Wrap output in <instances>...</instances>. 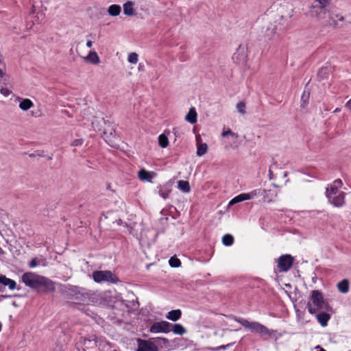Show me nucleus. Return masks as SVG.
I'll use <instances>...</instances> for the list:
<instances>
[{
	"mask_svg": "<svg viewBox=\"0 0 351 351\" xmlns=\"http://www.w3.org/2000/svg\"><path fill=\"white\" fill-rule=\"evenodd\" d=\"M311 300L312 303L317 307V309L312 306L311 302H308L306 306L310 314L314 315L316 313L317 310L325 308L327 311L331 310L332 307L330 306L328 302H325L323 293L321 291L313 290L311 293Z\"/></svg>",
	"mask_w": 351,
	"mask_h": 351,
	"instance_id": "f257e3e1",
	"label": "nucleus"
},
{
	"mask_svg": "<svg viewBox=\"0 0 351 351\" xmlns=\"http://www.w3.org/2000/svg\"><path fill=\"white\" fill-rule=\"evenodd\" d=\"M236 322L241 324L245 328H248L252 332L258 333L260 336H271V332L264 325L256 322H249L241 317H236Z\"/></svg>",
	"mask_w": 351,
	"mask_h": 351,
	"instance_id": "f03ea898",
	"label": "nucleus"
},
{
	"mask_svg": "<svg viewBox=\"0 0 351 351\" xmlns=\"http://www.w3.org/2000/svg\"><path fill=\"white\" fill-rule=\"evenodd\" d=\"M62 293L69 299L84 300L89 297V294L84 288L71 285L64 286Z\"/></svg>",
	"mask_w": 351,
	"mask_h": 351,
	"instance_id": "7ed1b4c3",
	"label": "nucleus"
},
{
	"mask_svg": "<svg viewBox=\"0 0 351 351\" xmlns=\"http://www.w3.org/2000/svg\"><path fill=\"white\" fill-rule=\"evenodd\" d=\"M92 276L94 281L98 283L108 282L116 284L119 282V278L110 270L95 271Z\"/></svg>",
	"mask_w": 351,
	"mask_h": 351,
	"instance_id": "20e7f679",
	"label": "nucleus"
},
{
	"mask_svg": "<svg viewBox=\"0 0 351 351\" xmlns=\"http://www.w3.org/2000/svg\"><path fill=\"white\" fill-rule=\"evenodd\" d=\"M330 0H315L311 7V12L319 18H322L323 15L328 12V5Z\"/></svg>",
	"mask_w": 351,
	"mask_h": 351,
	"instance_id": "39448f33",
	"label": "nucleus"
},
{
	"mask_svg": "<svg viewBox=\"0 0 351 351\" xmlns=\"http://www.w3.org/2000/svg\"><path fill=\"white\" fill-rule=\"evenodd\" d=\"M56 290L55 283L49 278L40 276L36 291L38 293H52Z\"/></svg>",
	"mask_w": 351,
	"mask_h": 351,
	"instance_id": "423d86ee",
	"label": "nucleus"
},
{
	"mask_svg": "<svg viewBox=\"0 0 351 351\" xmlns=\"http://www.w3.org/2000/svg\"><path fill=\"white\" fill-rule=\"evenodd\" d=\"M294 258L291 254H283L278 258V268L281 272L288 271L293 266Z\"/></svg>",
	"mask_w": 351,
	"mask_h": 351,
	"instance_id": "0eeeda50",
	"label": "nucleus"
},
{
	"mask_svg": "<svg viewBox=\"0 0 351 351\" xmlns=\"http://www.w3.org/2000/svg\"><path fill=\"white\" fill-rule=\"evenodd\" d=\"M40 275L36 274L35 273L26 272L23 274L21 280L27 287L36 290L38 289V284L40 280Z\"/></svg>",
	"mask_w": 351,
	"mask_h": 351,
	"instance_id": "6e6552de",
	"label": "nucleus"
},
{
	"mask_svg": "<svg viewBox=\"0 0 351 351\" xmlns=\"http://www.w3.org/2000/svg\"><path fill=\"white\" fill-rule=\"evenodd\" d=\"M172 324L167 321L156 322L152 324L149 331L152 333H168L171 331Z\"/></svg>",
	"mask_w": 351,
	"mask_h": 351,
	"instance_id": "1a4fd4ad",
	"label": "nucleus"
},
{
	"mask_svg": "<svg viewBox=\"0 0 351 351\" xmlns=\"http://www.w3.org/2000/svg\"><path fill=\"white\" fill-rule=\"evenodd\" d=\"M81 339L83 340L81 343L82 344L83 348H86V350H93L97 347L99 348V344H100L101 341H104V340L99 339L95 335H92L88 337H81Z\"/></svg>",
	"mask_w": 351,
	"mask_h": 351,
	"instance_id": "9d476101",
	"label": "nucleus"
},
{
	"mask_svg": "<svg viewBox=\"0 0 351 351\" xmlns=\"http://www.w3.org/2000/svg\"><path fill=\"white\" fill-rule=\"evenodd\" d=\"M233 61L238 64H245L247 60V48L240 45L237 49V51L232 56Z\"/></svg>",
	"mask_w": 351,
	"mask_h": 351,
	"instance_id": "9b49d317",
	"label": "nucleus"
},
{
	"mask_svg": "<svg viewBox=\"0 0 351 351\" xmlns=\"http://www.w3.org/2000/svg\"><path fill=\"white\" fill-rule=\"evenodd\" d=\"M138 349L137 351H158V346L155 342L144 340L141 339H137Z\"/></svg>",
	"mask_w": 351,
	"mask_h": 351,
	"instance_id": "f8f14e48",
	"label": "nucleus"
},
{
	"mask_svg": "<svg viewBox=\"0 0 351 351\" xmlns=\"http://www.w3.org/2000/svg\"><path fill=\"white\" fill-rule=\"evenodd\" d=\"M173 184V182L169 180L164 184L158 186L155 192L163 199H167L168 198L169 193L171 192Z\"/></svg>",
	"mask_w": 351,
	"mask_h": 351,
	"instance_id": "ddd939ff",
	"label": "nucleus"
},
{
	"mask_svg": "<svg viewBox=\"0 0 351 351\" xmlns=\"http://www.w3.org/2000/svg\"><path fill=\"white\" fill-rule=\"evenodd\" d=\"M104 140L112 147H115V140L117 138L114 128L105 129L102 134Z\"/></svg>",
	"mask_w": 351,
	"mask_h": 351,
	"instance_id": "4468645a",
	"label": "nucleus"
},
{
	"mask_svg": "<svg viewBox=\"0 0 351 351\" xmlns=\"http://www.w3.org/2000/svg\"><path fill=\"white\" fill-rule=\"evenodd\" d=\"M345 193L341 191L337 195H333L328 201L336 207H341L345 203Z\"/></svg>",
	"mask_w": 351,
	"mask_h": 351,
	"instance_id": "2eb2a0df",
	"label": "nucleus"
},
{
	"mask_svg": "<svg viewBox=\"0 0 351 351\" xmlns=\"http://www.w3.org/2000/svg\"><path fill=\"white\" fill-rule=\"evenodd\" d=\"M156 173L154 172H150L145 169H141L138 172V177L142 181L152 182V179L154 177Z\"/></svg>",
	"mask_w": 351,
	"mask_h": 351,
	"instance_id": "dca6fc26",
	"label": "nucleus"
},
{
	"mask_svg": "<svg viewBox=\"0 0 351 351\" xmlns=\"http://www.w3.org/2000/svg\"><path fill=\"white\" fill-rule=\"evenodd\" d=\"M316 317L319 324L324 327L327 326L330 315L326 312H321L317 314Z\"/></svg>",
	"mask_w": 351,
	"mask_h": 351,
	"instance_id": "f3484780",
	"label": "nucleus"
},
{
	"mask_svg": "<svg viewBox=\"0 0 351 351\" xmlns=\"http://www.w3.org/2000/svg\"><path fill=\"white\" fill-rule=\"evenodd\" d=\"M331 71V68L328 66H324L320 68L317 72V79L321 81L327 79Z\"/></svg>",
	"mask_w": 351,
	"mask_h": 351,
	"instance_id": "a211bd4d",
	"label": "nucleus"
},
{
	"mask_svg": "<svg viewBox=\"0 0 351 351\" xmlns=\"http://www.w3.org/2000/svg\"><path fill=\"white\" fill-rule=\"evenodd\" d=\"M250 198H251V194L241 193V194L236 196L233 199H232L228 204V206H233L235 204L243 202L245 200L250 199Z\"/></svg>",
	"mask_w": 351,
	"mask_h": 351,
	"instance_id": "6ab92c4d",
	"label": "nucleus"
},
{
	"mask_svg": "<svg viewBox=\"0 0 351 351\" xmlns=\"http://www.w3.org/2000/svg\"><path fill=\"white\" fill-rule=\"evenodd\" d=\"M182 311L180 309L171 310L166 315V318L172 321L176 322L181 318Z\"/></svg>",
	"mask_w": 351,
	"mask_h": 351,
	"instance_id": "aec40b11",
	"label": "nucleus"
},
{
	"mask_svg": "<svg viewBox=\"0 0 351 351\" xmlns=\"http://www.w3.org/2000/svg\"><path fill=\"white\" fill-rule=\"evenodd\" d=\"M197 114L194 107H192L189 109V112L185 117V119L186 121L191 124H195L197 123Z\"/></svg>",
	"mask_w": 351,
	"mask_h": 351,
	"instance_id": "412c9836",
	"label": "nucleus"
},
{
	"mask_svg": "<svg viewBox=\"0 0 351 351\" xmlns=\"http://www.w3.org/2000/svg\"><path fill=\"white\" fill-rule=\"evenodd\" d=\"M134 3L127 1L123 4V14L126 16H133L134 14Z\"/></svg>",
	"mask_w": 351,
	"mask_h": 351,
	"instance_id": "4be33fe9",
	"label": "nucleus"
},
{
	"mask_svg": "<svg viewBox=\"0 0 351 351\" xmlns=\"http://www.w3.org/2000/svg\"><path fill=\"white\" fill-rule=\"evenodd\" d=\"M171 330L176 335H182L186 332V328L180 324H172Z\"/></svg>",
	"mask_w": 351,
	"mask_h": 351,
	"instance_id": "5701e85b",
	"label": "nucleus"
},
{
	"mask_svg": "<svg viewBox=\"0 0 351 351\" xmlns=\"http://www.w3.org/2000/svg\"><path fill=\"white\" fill-rule=\"evenodd\" d=\"M349 280L343 279L337 284L338 290L342 293H346L349 291Z\"/></svg>",
	"mask_w": 351,
	"mask_h": 351,
	"instance_id": "b1692460",
	"label": "nucleus"
},
{
	"mask_svg": "<svg viewBox=\"0 0 351 351\" xmlns=\"http://www.w3.org/2000/svg\"><path fill=\"white\" fill-rule=\"evenodd\" d=\"M154 342L157 343L161 348H165L166 349H169L170 348V342L168 339L164 337H157L154 339Z\"/></svg>",
	"mask_w": 351,
	"mask_h": 351,
	"instance_id": "393cba45",
	"label": "nucleus"
},
{
	"mask_svg": "<svg viewBox=\"0 0 351 351\" xmlns=\"http://www.w3.org/2000/svg\"><path fill=\"white\" fill-rule=\"evenodd\" d=\"M99 350L100 351H118L112 344L105 341L99 344Z\"/></svg>",
	"mask_w": 351,
	"mask_h": 351,
	"instance_id": "a878e982",
	"label": "nucleus"
},
{
	"mask_svg": "<svg viewBox=\"0 0 351 351\" xmlns=\"http://www.w3.org/2000/svg\"><path fill=\"white\" fill-rule=\"evenodd\" d=\"M178 189L184 193H189L191 187L189 182L185 180H179L178 182Z\"/></svg>",
	"mask_w": 351,
	"mask_h": 351,
	"instance_id": "bb28decb",
	"label": "nucleus"
},
{
	"mask_svg": "<svg viewBox=\"0 0 351 351\" xmlns=\"http://www.w3.org/2000/svg\"><path fill=\"white\" fill-rule=\"evenodd\" d=\"M121 10V8L120 5L114 4V5H111L108 8V12L110 16H116L120 14Z\"/></svg>",
	"mask_w": 351,
	"mask_h": 351,
	"instance_id": "cd10ccee",
	"label": "nucleus"
},
{
	"mask_svg": "<svg viewBox=\"0 0 351 351\" xmlns=\"http://www.w3.org/2000/svg\"><path fill=\"white\" fill-rule=\"evenodd\" d=\"M33 102L29 99H23L19 104V108L23 110H27L33 106Z\"/></svg>",
	"mask_w": 351,
	"mask_h": 351,
	"instance_id": "c85d7f7f",
	"label": "nucleus"
},
{
	"mask_svg": "<svg viewBox=\"0 0 351 351\" xmlns=\"http://www.w3.org/2000/svg\"><path fill=\"white\" fill-rule=\"evenodd\" d=\"M341 191H339V189L335 186H331L330 187L326 188V197L328 199H330L333 195H337Z\"/></svg>",
	"mask_w": 351,
	"mask_h": 351,
	"instance_id": "c756f323",
	"label": "nucleus"
},
{
	"mask_svg": "<svg viewBox=\"0 0 351 351\" xmlns=\"http://www.w3.org/2000/svg\"><path fill=\"white\" fill-rule=\"evenodd\" d=\"M86 60L95 64L99 62V57L95 51H90L87 56Z\"/></svg>",
	"mask_w": 351,
	"mask_h": 351,
	"instance_id": "7c9ffc66",
	"label": "nucleus"
},
{
	"mask_svg": "<svg viewBox=\"0 0 351 351\" xmlns=\"http://www.w3.org/2000/svg\"><path fill=\"white\" fill-rule=\"evenodd\" d=\"M208 145L206 143H198L197 149V155L202 156L207 152Z\"/></svg>",
	"mask_w": 351,
	"mask_h": 351,
	"instance_id": "2f4dec72",
	"label": "nucleus"
},
{
	"mask_svg": "<svg viewBox=\"0 0 351 351\" xmlns=\"http://www.w3.org/2000/svg\"><path fill=\"white\" fill-rule=\"evenodd\" d=\"M234 243V237L229 234H225L222 237V243L226 246H231Z\"/></svg>",
	"mask_w": 351,
	"mask_h": 351,
	"instance_id": "473e14b6",
	"label": "nucleus"
},
{
	"mask_svg": "<svg viewBox=\"0 0 351 351\" xmlns=\"http://www.w3.org/2000/svg\"><path fill=\"white\" fill-rule=\"evenodd\" d=\"M158 144L162 148H165L168 146L169 140L165 134H162L158 136Z\"/></svg>",
	"mask_w": 351,
	"mask_h": 351,
	"instance_id": "72a5a7b5",
	"label": "nucleus"
},
{
	"mask_svg": "<svg viewBox=\"0 0 351 351\" xmlns=\"http://www.w3.org/2000/svg\"><path fill=\"white\" fill-rule=\"evenodd\" d=\"M169 264L171 267H178L181 265V261L176 256H173L169 260Z\"/></svg>",
	"mask_w": 351,
	"mask_h": 351,
	"instance_id": "f704fd0d",
	"label": "nucleus"
},
{
	"mask_svg": "<svg viewBox=\"0 0 351 351\" xmlns=\"http://www.w3.org/2000/svg\"><path fill=\"white\" fill-rule=\"evenodd\" d=\"M138 56L136 53L132 52L128 56V62L131 64H136L138 62Z\"/></svg>",
	"mask_w": 351,
	"mask_h": 351,
	"instance_id": "c9c22d12",
	"label": "nucleus"
},
{
	"mask_svg": "<svg viewBox=\"0 0 351 351\" xmlns=\"http://www.w3.org/2000/svg\"><path fill=\"white\" fill-rule=\"evenodd\" d=\"M237 109L238 112H240L241 114H245V103L243 101H239L237 104Z\"/></svg>",
	"mask_w": 351,
	"mask_h": 351,
	"instance_id": "e433bc0d",
	"label": "nucleus"
},
{
	"mask_svg": "<svg viewBox=\"0 0 351 351\" xmlns=\"http://www.w3.org/2000/svg\"><path fill=\"white\" fill-rule=\"evenodd\" d=\"M309 98V93H306L305 91L303 93L301 96V100L302 101L301 106L304 108Z\"/></svg>",
	"mask_w": 351,
	"mask_h": 351,
	"instance_id": "4c0bfd02",
	"label": "nucleus"
},
{
	"mask_svg": "<svg viewBox=\"0 0 351 351\" xmlns=\"http://www.w3.org/2000/svg\"><path fill=\"white\" fill-rule=\"evenodd\" d=\"M234 344V343H228L226 345H222V346H217L215 348H211L210 350H213V351H219L221 350H225V349H227L228 348H230V346H233Z\"/></svg>",
	"mask_w": 351,
	"mask_h": 351,
	"instance_id": "58836bf2",
	"label": "nucleus"
},
{
	"mask_svg": "<svg viewBox=\"0 0 351 351\" xmlns=\"http://www.w3.org/2000/svg\"><path fill=\"white\" fill-rule=\"evenodd\" d=\"M10 278H7L5 276L0 275V284L1 286H7L8 281Z\"/></svg>",
	"mask_w": 351,
	"mask_h": 351,
	"instance_id": "ea45409f",
	"label": "nucleus"
},
{
	"mask_svg": "<svg viewBox=\"0 0 351 351\" xmlns=\"http://www.w3.org/2000/svg\"><path fill=\"white\" fill-rule=\"evenodd\" d=\"M222 136L223 137H226L228 135H230L233 137H235V138H237L238 137V134L233 132L230 129H228L227 131H223L221 134Z\"/></svg>",
	"mask_w": 351,
	"mask_h": 351,
	"instance_id": "a19ab883",
	"label": "nucleus"
},
{
	"mask_svg": "<svg viewBox=\"0 0 351 351\" xmlns=\"http://www.w3.org/2000/svg\"><path fill=\"white\" fill-rule=\"evenodd\" d=\"M7 286L10 290H14L16 289V282L14 280L10 279L8 281Z\"/></svg>",
	"mask_w": 351,
	"mask_h": 351,
	"instance_id": "79ce46f5",
	"label": "nucleus"
},
{
	"mask_svg": "<svg viewBox=\"0 0 351 351\" xmlns=\"http://www.w3.org/2000/svg\"><path fill=\"white\" fill-rule=\"evenodd\" d=\"M83 143H84V140L82 138H78V139L74 140L72 142L71 145L74 146V147H77V146L82 145L83 144Z\"/></svg>",
	"mask_w": 351,
	"mask_h": 351,
	"instance_id": "37998d69",
	"label": "nucleus"
},
{
	"mask_svg": "<svg viewBox=\"0 0 351 351\" xmlns=\"http://www.w3.org/2000/svg\"><path fill=\"white\" fill-rule=\"evenodd\" d=\"M43 152H44L43 151H42V152L36 151L34 153L29 154V156L30 158H34L36 156L44 157L45 156L43 154Z\"/></svg>",
	"mask_w": 351,
	"mask_h": 351,
	"instance_id": "c03bdc74",
	"label": "nucleus"
},
{
	"mask_svg": "<svg viewBox=\"0 0 351 351\" xmlns=\"http://www.w3.org/2000/svg\"><path fill=\"white\" fill-rule=\"evenodd\" d=\"M1 93L4 96H8L12 92L7 88H1Z\"/></svg>",
	"mask_w": 351,
	"mask_h": 351,
	"instance_id": "a18cd8bd",
	"label": "nucleus"
},
{
	"mask_svg": "<svg viewBox=\"0 0 351 351\" xmlns=\"http://www.w3.org/2000/svg\"><path fill=\"white\" fill-rule=\"evenodd\" d=\"M38 265V261L36 258L32 259V261L29 263V267L30 268L34 267Z\"/></svg>",
	"mask_w": 351,
	"mask_h": 351,
	"instance_id": "49530a36",
	"label": "nucleus"
},
{
	"mask_svg": "<svg viewBox=\"0 0 351 351\" xmlns=\"http://www.w3.org/2000/svg\"><path fill=\"white\" fill-rule=\"evenodd\" d=\"M270 29H271L270 33L267 34V35H266V36L267 37L268 39H270L272 37L273 34L275 33L274 32V27H272L271 28L270 27L267 28V31H269Z\"/></svg>",
	"mask_w": 351,
	"mask_h": 351,
	"instance_id": "de8ad7c7",
	"label": "nucleus"
},
{
	"mask_svg": "<svg viewBox=\"0 0 351 351\" xmlns=\"http://www.w3.org/2000/svg\"><path fill=\"white\" fill-rule=\"evenodd\" d=\"M343 183H342V181L340 179H337L334 181V185L333 186H337L338 189L341 187Z\"/></svg>",
	"mask_w": 351,
	"mask_h": 351,
	"instance_id": "09e8293b",
	"label": "nucleus"
},
{
	"mask_svg": "<svg viewBox=\"0 0 351 351\" xmlns=\"http://www.w3.org/2000/svg\"><path fill=\"white\" fill-rule=\"evenodd\" d=\"M73 351H86V348H82V350H81L78 346V343H77L75 348H73Z\"/></svg>",
	"mask_w": 351,
	"mask_h": 351,
	"instance_id": "8fccbe9b",
	"label": "nucleus"
},
{
	"mask_svg": "<svg viewBox=\"0 0 351 351\" xmlns=\"http://www.w3.org/2000/svg\"><path fill=\"white\" fill-rule=\"evenodd\" d=\"M0 67H5V64L3 62V58L1 55H0Z\"/></svg>",
	"mask_w": 351,
	"mask_h": 351,
	"instance_id": "3c124183",
	"label": "nucleus"
},
{
	"mask_svg": "<svg viewBox=\"0 0 351 351\" xmlns=\"http://www.w3.org/2000/svg\"><path fill=\"white\" fill-rule=\"evenodd\" d=\"M138 69L139 71H145V66L143 64H139Z\"/></svg>",
	"mask_w": 351,
	"mask_h": 351,
	"instance_id": "603ef678",
	"label": "nucleus"
},
{
	"mask_svg": "<svg viewBox=\"0 0 351 351\" xmlns=\"http://www.w3.org/2000/svg\"><path fill=\"white\" fill-rule=\"evenodd\" d=\"M346 107L351 110V99L346 104Z\"/></svg>",
	"mask_w": 351,
	"mask_h": 351,
	"instance_id": "864d4df0",
	"label": "nucleus"
},
{
	"mask_svg": "<svg viewBox=\"0 0 351 351\" xmlns=\"http://www.w3.org/2000/svg\"><path fill=\"white\" fill-rule=\"evenodd\" d=\"M5 67H0V79L2 78L4 75V72H3V70L5 69Z\"/></svg>",
	"mask_w": 351,
	"mask_h": 351,
	"instance_id": "5fc2aeb1",
	"label": "nucleus"
},
{
	"mask_svg": "<svg viewBox=\"0 0 351 351\" xmlns=\"http://www.w3.org/2000/svg\"><path fill=\"white\" fill-rule=\"evenodd\" d=\"M335 17L339 20V21H343L344 20V18L343 16L341 15H339V14H337L335 16Z\"/></svg>",
	"mask_w": 351,
	"mask_h": 351,
	"instance_id": "6e6d98bb",
	"label": "nucleus"
},
{
	"mask_svg": "<svg viewBox=\"0 0 351 351\" xmlns=\"http://www.w3.org/2000/svg\"><path fill=\"white\" fill-rule=\"evenodd\" d=\"M10 297H11V295H0V301H1L3 299L8 298H10Z\"/></svg>",
	"mask_w": 351,
	"mask_h": 351,
	"instance_id": "4d7b16f0",
	"label": "nucleus"
},
{
	"mask_svg": "<svg viewBox=\"0 0 351 351\" xmlns=\"http://www.w3.org/2000/svg\"><path fill=\"white\" fill-rule=\"evenodd\" d=\"M93 45V42L91 40H88L86 43L87 47H91Z\"/></svg>",
	"mask_w": 351,
	"mask_h": 351,
	"instance_id": "13d9d810",
	"label": "nucleus"
},
{
	"mask_svg": "<svg viewBox=\"0 0 351 351\" xmlns=\"http://www.w3.org/2000/svg\"><path fill=\"white\" fill-rule=\"evenodd\" d=\"M269 179H272L273 173L271 170L269 171Z\"/></svg>",
	"mask_w": 351,
	"mask_h": 351,
	"instance_id": "bf43d9fd",
	"label": "nucleus"
},
{
	"mask_svg": "<svg viewBox=\"0 0 351 351\" xmlns=\"http://www.w3.org/2000/svg\"><path fill=\"white\" fill-rule=\"evenodd\" d=\"M4 250L0 247V254H4Z\"/></svg>",
	"mask_w": 351,
	"mask_h": 351,
	"instance_id": "052dcab7",
	"label": "nucleus"
},
{
	"mask_svg": "<svg viewBox=\"0 0 351 351\" xmlns=\"http://www.w3.org/2000/svg\"><path fill=\"white\" fill-rule=\"evenodd\" d=\"M341 109L339 108H337L335 110H334V112H340Z\"/></svg>",
	"mask_w": 351,
	"mask_h": 351,
	"instance_id": "680f3d73",
	"label": "nucleus"
},
{
	"mask_svg": "<svg viewBox=\"0 0 351 351\" xmlns=\"http://www.w3.org/2000/svg\"><path fill=\"white\" fill-rule=\"evenodd\" d=\"M47 159L49 160H52V155L51 156H49L47 157Z\"/></svg>",
	"mask_w": 351,
	"mask_h": 351,
	"instance_id": "e2e57ef3",
	"label": "nucleus"
},
{
	"mask_svg": "<svg viewBox=\"0 0 351 351\" xmlns=\"http://www.w3.org/2000/svg\"><path fill=\"white\" fill-rule=\"evenodd\" d=\"M266 192H267V191H266V190H265V189H264V190H263V193H262V195H263V193H265Z\"/></svg>",
	"mask_w": 351,
	"mask_h": 351,
	"instance_id": "0e129e2a",
	"label": "nucleus"
},
{
	"mask_svg": "<svg viewBox=\"0 0 351 351\" xmlns=\"http://www.w3.org/2000/svg\"><path fill=\"white\" fill-rule=\"evenodd\" d=\"M251 194L256 195V193L254 191H252Z\"/></svg>",
	"mask_w": 351,
	"mask_h": 351,
	"instance_id": "69168bd1",
	"label": "nucleus"
},
{
	"mask_svg": "<svg viewBox=\"0 0 351 351\" xmlns=\"http://www.w3.org/2000/svg\"><path fill=\"white\" fill-rule=\"evenodd\" d=\"M121 223V220L119 219L118 223Z\"/></svg>",
	"mask_w": 351,
	"mask_h": 351,
	"instance_id": "338daca9",
	"label": "nucleus"
},
{
	"mask_svg": "<svg viewBox=\"0 0 351 351\" xmlns=\"http://www.w3.org/2000/svg\"><path fill=\"white\" fill-rule=\"evenodd\" d=\"M274 186L275 187H278V186H277L276 184H274Z\"/></svg>",
	"mask_w": 351,
	"mask_h": 351,
	"instance_id": "774afa93",
	"label": "nucleus"
}]
</instances>
